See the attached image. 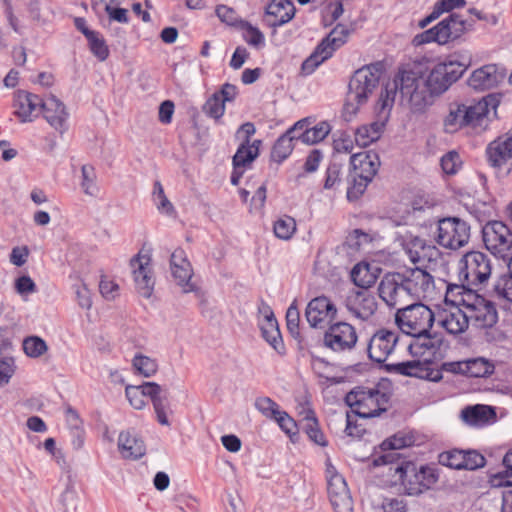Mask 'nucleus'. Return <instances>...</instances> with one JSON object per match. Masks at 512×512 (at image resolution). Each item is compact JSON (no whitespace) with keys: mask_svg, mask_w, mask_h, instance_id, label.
Here are the masks:
<instances>
[{"mask_svg":"<svg viewBox=\"0 0 512 512\" xmlns=\"http://www.w3.org/2000/svg\"><path fill=\"white\" fill-rule=\"evenodd\" d=\"M472 63L471 54L468 51L454 53L443 62L436 64L424 79L425 91L429 104L433 97L443 94L449 87L462 77Z\"/></svg>","mask_w":512,"mask_h":512,"instance_id":"f257e3e1","label":"nucleus"},{"mask_svg":"<svg viewBox=\"0 0 512 512\" xmlns=\"http://www.w3.org/2000/svg\"><path fill=\"white\" fill-rule=\"evenodd\" d=\"M383 72L384 65L380 61L365 65L354 72L348 85L344 105L346 113L355 114L359 107L367 102Z\"/></svg>","mask_w":512,"mask_h":512,"instance_id":"f03ea898","label":"nucleus"},{"mask_svg":"<svg viewBox=\"0 0 512 512\" xmlns=\"http://www.w3.org/2000/svg\"><path fill=\"white\" fill-rule=\"evenodd\" d=\"M379 155L372 151L353 154L350 157V168L347 175V198L358 199L373 180L380 167Z\"/></svg>","mask_w":512,"mask_h":512,"instance_id":"7ed1b4c3","label":"nucleus"},{"mask_svg":"<svg viewBox=\"0 0 512 512\" xmlns=\"http://www.w3.org/2000/svg\"><path fill=\"white\" fill-rule=\"evenodd\" d=\"M435 314L423 303H410L397 308L395 323L406 335L421 336L429 333L435 322Z\"/></svg>","mask_w":512,"mask_h":512,"instance_id":"20e7f679","label":"nucleus"},{"mask_svg":"<svg viewBox=\"0 0 512 512\" xmlns=\"http://www.w3.org/2000/svg\"><path fill=\"white\" fill-rule=\"evenodd\" d=\"M345 402L353 414L361 418H372L387 410L389 396L378 389L356 387L347 393Z\"/></svg>","mask_w":512,"mask_h":512,"instance_id":"39448f33","label":"nucleus"},{"mask_svg":"<svg viewBox=\"0 0 512 512\" xmlns=\"http://www.w3.org/2000/svg\"><path fill=\"white\" fill-rule=\"evenodd\" d=\"M492 267L487 254L480 251L467 252L459 262V279H464L468 285L481 290L486 287L491 277Z\"/></svg>","mask_w":512,"mask_h":512,"instance_id":"423d86ee","label":"nucleus"},{"mask_svg":"<svg viewBox=\"0 0 512 512\" xmlns=\"http://www.w3.org/2000/svg\"><path fill=\"white\" fill-rule=\"evenodd\" d=\"M467 30L466 21L460 15L452 13L436 26L417 34L413 39V43L415 45H423L436 42L444 45L460 38Z\"/></svg>","mask_w":512,"mask_h":512,"instance_id":"0eeeda50","label":"nucleus"},{"mask_svg":"<svg viewBox=\"0 0 512 512\" xmlns=\"http://www.w3.org/2000/svg\"><path fill=\"white\" fill-rule=\"evenodd\" d=\"M424 82L425 80L418 73L412 70H402L395 77L393 88L389 90L386 87L380 96L385 97L386 91H388L389 97L394 100L396 91L399 90L402 97L409 99L414 105H427L429 99L427 98Z\"/></svg>","mask_w":512,"mask_h":512,"instance_id":"6e6552de","label":"nucleus"},{"mask_svg":"<svg viewBox=\"0 0 512 512\" xmlns=\"http://www.w3.org/2000/svg\"><path fill=\"white\" fill-rule=\"evenodd\" d=\"M483 242L494 256L510 260L512 256V232L502 221H489L482 228Z\"/></svg>","mask_w":512,"mask_h":512,"instance_id":"1a4fd4ad","label":"nucleus"},{"mask_svg":"<svg viewBox=\"0 0 512 512\" xmlns=\"http://www.w3.org/2000/svg\"><path fill=\"white\" fill-rule=\"evenodd\" d=\"M437 230V243L448 249H459L465 246L470 238L469 224L457 217L439 220Z\"/></svg>","mask_w":512,"mask_h":512,"instance_id":"9d476101","label":"nucleus"},{"mask_svg":"<svg viewBox=\"0 0 512 512\" xmlns=\"http://www.w3.org/2000/svg\"><path fill=\"white\" fill-rule=\"evenodd\" d=\"M462 301L468 325L483 329L497 323L498 313L491 301L479 295H475L471 300L462 299Z\"/></svg>","mask_w":512,"mask_h":512,"instance_id":"9b49d317","label":"nucleus"},{"mask_svg":"<svg viewBox=\"0 0 512 512\" xmlns=\"http://www.w3.org/2000/svg\"><path fill=\"white\" fill-rule=\"evenodd\" d=\"M393 106V99L389 97V92L386 91V96H380L377 102V111L379 120L369 124L363 125L356 129L355 142L361 147H366L372 142L378 140L385 127V122L389 117L390 109Z\"/></svg>","mask_w":512,"mask_h":512,"instance_id":"f8f14e48","label":"nucleus"},{"mask_svg":"<svg viewBox=\"0 0 512 512\" xmlns=\"http://www.w3.org/2000/svg\"><path fill=\"white\" fill-rule=\"evenodd\" d=\"M401 281L412 300L432 297L435 290L433 276L421 268L407 269L400 273Z\"/></svg>","mask_w":512,"mask_h":512,"instance_id":"ddd939ff","label":"nucleus"},{"mask_svg":"<svg viewBox=\"0 0 512 512\" xmlns=\"http://www.w3.org/2000/svg\"><path fill=\"white\" fill-rule=\"evenodd\" d=\"M358 336L354 326L339 321L331 324L324 334V345L334 352L351 351L357 343Z\"/></svg>","mask_w":512,"mask_h":512,"instance_id":"4468645a","label":"nucleus"},{"mask_svg":"<svg viewBox=\"0 0 512 512\" xmlns=\"http://www.w3.org/2000/svg\"><path fill=\"white\" fill-rule=\"evenodd\" d=\"M388 370L400 375L433 382H438L442 379L441 370L435 368L434 361H430L429 358H418L412 361L390 364L388 365Z\"/></svg>","mask_w":512,"mask_h":512,"instance_id":"2eb2a0df","label":"nucleus"},{"mask_svg":"<svg viewBox=\"0 0 512 512\" xmlns=\"http://www.w3.org/2000/svg\"><path fill=\"white\" fill-rule=\"evenodd\" d=\"M413 436L408 435L404 432H398L392 437L382 442L381 448L384 451L382 455L376 456L373 459L374 466L390 465L389 470L392 471L393 467L402 461V454L399 452L400 449L413 445Z\"/></svg>","mask_w":512,"mask_h":512,"instance_id":"dca6fc26","label":"nucleus"},{"mask_svg":"<svg viewBox=\"0 0 512 512\" xmlns=\"http://www.w3.org/2000/svg\"><path fill=\"white\" fill-rule=\"evenodd\" d=\"M378 292L380 298L393 308L407 305V302L412 300L401 281L400 273L385 275L379 283Z\"/></svg>","mask_w":512,"mask_h":512,"instance_id":"f3484780","label":"nucleus"},{"mask_svg":"<svg viewBox=\"0 0 512 512\" xmlns=\"http://www.w3.org/2000/svg\"><path fill=\"white\" fill-rule=\"evenodd\" d=\"M337 308L326 296L313 298L307 305L305 316L312 328H323L336 318Z\"/></svg>","mask_w":512,"mask_h":512,"instance_id":"a211bd4d","label":"nucleus"},{"mask_svg":"<svg viewBox=\"0 0 512 512\" xmlns=\"http://www.w3.org/2000/svg\"><path fill=\"white\" fill-rule=\"evenodd\" d=\"M133 270L134 282L138 292L145 298H149L154 289L155 280L151 271V257L138 253L130 260Z\"/></svg>","mask_w":512,"mask_h":512,"instance_id":"6ab92c4d","label":"nucleus"},{"mask_svg":"<svg viewBox=\"0 0 512 512\" xmlns=\"http://www.w3.org/2000/svg\"><path fill=\"white\" fill-rule=\"evenodd\" d=\"M398 342V333L388 329L376 331L367 345V353L371 360L381 363L394 350Z\"/></svg>","mask_w":512,"mask_h":512,"instance_id":"aec40b11","label":"nucleus"},{"mask_svg":"<svg viewBox=\"0 0 512 512\" xmlns=\"http://www.w3.org/2000/svg\"><path fill=\"white\" fill-rule=\"evenodd\" d=\"M345 306L356 318L368 320L377 310V301L369 290H352L345 299Z\"/></svg>","mask_w":512,"mask_h":512,"instance_id":"412c9836","label":"nucleus"},{"mask_svg":"<svg viewBox=\"0 0 512 512\" xmlns=\"http://www.w3.org/2000/svg\"><path fill=\"white\" fill-rule=\"evenodd\" d=\"M327 492L335 512H352L353 500L345 479L338 473H333L328 480Z\"/></svg>","mask_w":512,"mask_h":512,"instance_id":"4be33fe9","label":"nucleus"},{"mask_svg":"<svg viewBox=\"0 0 512 512\" xmlns=\"http://www.w3.org/2000/svg\"><path fill=\"white\" fill-rule=\"evenodd\" d=\"M402 248L414 264L436 260L440 252L432 244L418 236L408 235L402 240Z\"/></svg>","mask_w":512,"mask_h":512,"instance_id":"5701e85b","label":"nucleus"},{"mask_svg":"<svg viewBox=\"0 0 512 512\" xmlns=\"http://www.w3.org/2000/svg\"><path fill=\"white\" fill-rule=\"evenodd\" d=\"M393 470L398 474V479L408 495H418L424 491L420 468L418 469L415 463L402 460L393 467Z\"/></svg>","mask_w":512,"mask_h":512,"instance_id":"b1692460","label":"nucleus"},{"mask_svg":"<svg viewBox=\"0 0 512 512\" xmlns=\"http://www.w3.org/2000/svg\"><path fill=\"white\" fill-rule=\"evenodd\" d=\"M497 105L498 101L492 95L483 97L473 105L467 106L462 104L464 119H466L467 126H471L473 128L486 126L490 109L495 110Z\"/></svg>","mask_w":512,"mask_h":512,"instance_id":"393cba45","label":"nucleus"},{"mask_svg":"<svg viewBox=\"0 0 512 512\" xmlns=\"http://www.w3.org/2000/svg\"><path fill=\"white\" fill-rule=\"evenodd\" d=\"M486 155L491 166L501 168L512 165V135L500 136L490 142L486 148Z\"/></svg>","mask_w":512,"mask_h":512,"instance_id":"a878e982","label":"nucleus"},{"mask_svg":"<svg viewBox=\"0 0 512 512\" xmlns=\"http://www.w3.org/2000/svg\"><path fill=\"white\" fill-rule=\"evenodd\" d=\"M44 101L36 94L19 90L15 99V114L21 122H31L34 117H37L42 112Z\"/></svg>","mask_w":512,"mask_h":512,"instance_id":"bb28decb","label":"nucleus"},{"mask_svg":"<svg viewBox=\"0 0 512 512\" xmlns=\"http://www.w3.org/2000/svg\"><path fill=\"white\" fill-rule=\"evenodd\" d=\"M140 390L144 397L151 399L157 421L163 426H170V421L167 417L168 398L166 395H162L163 388L156 382H144L139 385Z\"/></svg>","mask_w":512,"mask_h":512,"instance_id":"cd10ccee","label":"nucleus"},{"mask_svg":"<svg viewBox=\"0 0 512 512\" xmlns=\"http://www.w3.org/2000/svg\"><path fill=\"white\" fill-rule=\"evenodd\" d=\"M295 15V6L290 0H272L265 9L264 21L269 27H280Z\"/></svg>","mask_w":512,"mask_h":512,"instance_id":"c85d7f7f","label":"nucleus"},{"mask_svg":"<svg viewBox=\"0 0 512 512\" xmlns=\"http://www.w3.org/2000/svg\"><path fill=\"white\" fill-rule=\"evenodd\" d=\"M504 77L496 64H487L476 69L468 78V85L475 90L495 87Z\"/></svg>","mask_w":512,"mask_h":512,"instance_id":"c756f323","label":"nucleus"},{"mask_svg":"<svg viewBox=\"0 0 512 512\" xmlns=\"http://www.w3.org/2000/svg\"><path fill=\"white\" fill-rule=\"evenodd\" d=\"M435 318L437 324L452 335L463 333L469 326L465 309L458 307L442 310Z\"/></svg>","mask_w":512,"mask_h":512,"instance_id":"7c9ffc66","label":"nucleus"},{"mask_svg":"<svg viewBox=\"0 0 512 512\" xmlns=\"http://www.w3.org/2000/svg\"><path fill=\"white\" fill-rule=\"evenodd\" d=\"M42 112L47 122L60 133L66 130L68 113L65 105L54 95H50L42 104Z\"/></svg>","mask_w":512,"mask_h":512,"instance_id":"2f4dec72","label":"nucleus"},{"mask_svg":"<svg viewBox=\"0 0 512 512\" xmlns=\"http://www.w3.org/2000/svg\"><path fill=\"white\" fill-rule=\"evenodd\" d=\"M413 340L408 345V350L413 357L429 358L434 361L440 350V342L431 337L430 332L421 336H412Z\"/></svg>","mask_w":512,"mask_h":512,"instance_id":"473e14b6","label":"nucleus"},{"mask_svg":"<svg viewBox=\"0 0 512 512\" xmlns=\"http://www.w3.org/2000/svg\"><path fill=\"white\" fill-rule=\"evenodd\" d=\"M118 449L124 458L139 459L145 452L146 447L142 438L130 430L123 431L118 437Z\"/></svg>","mask_w":512,"mask_h":512,"instance_id":"72a5a7b5","label":"nucleus"},{"mask_svg":"<svg viewBox=\"0 0 512 512\" xmlns=\"http://www.w3.org/2000/svg\"><path fill=\"white\" fill-rule=\"evenodd\" d=\"M301 125L302 122H296L276 140L271 150L272 161L280 164L290 156L295 146L292 134L296 129L301 128Z\"/></svg>","mask_w":512,"mask_h":512,"instance_id":"f704fd0d","label":"nucleus"},{"mask_svg":"<svg viewBox=\"0 0 512 512\" xmlns=\"http://www.w3.org/2000/svg\"><path fill=\"white\" fill-rule=\"evenodd\" d=\"M461 416L469 425L483 426L487 424L489 420L495 418L496 412L494 408L490 406L478 404L464 408L461 412Z\"/></svg>","mask_w":512,"mask_h":512,"instance_id":"c9c22d12","label":"nucleus"},{"mask_svg":"<svg viewBox=\"0 0 512 512\" xmlns=\"http://www.w3.org/2000/svg\"><path fill=\"white\" fill-rule=\"evenodd\" d=\"M259 325L262 337L265 341L269 343L277 353L284 354L285 346L276 318L263 319Z\"/></svg>","mask_w":512,"mask_h":512,"instance_id":"e433bc0d","label":"nucleus"},{"mask_svg":"<svg viewBox=\"0 0 512 512\" xmlns=\"http://www.w3.org/2000/svg\"><path fill=\"white\" fill-rule=\"evenodd\" d=\"M262 144L261 140H243L233 156V166H249L259 154V148Z\"/></svg>","mask_w":512,"mask_h":512,"instance_id":"4c0bfd02","label":"nucleus"},{"mask_svg":"<svg viewBox=\"0 0 512 512\" xmlns=\"http://www.w3.org/2000/svg\"><path fill=\"white\" fill-rule=\"evenodd\" d=\"M465 368H467V377L487 378L494 373L495 364L487 358L476 357L467 359V366Z\"/></svg>","mask_w":512,"mask_h":512,"instance_id":"58836bf2","label":"nucleus"},{"mask_svg":"<svg viewBox=\"0 0 512 512\" xmlns=\"http://www.w3.org/2000/svg\"><path fill=\"white\" fill-rule=\"evenodd\" d=\"M345 164L344 159L339 155H332L330 163L326 169L324 182L325 189H332L338 186L342 181V169Z\"/></svg>","mask_w":512,"mask_h":512,"instance_id":"ea45409f","label":"nucleus"},{"mask_svg":"<svg viewBox=\"0 0 512 512\" xmlns=\"http://www.w3.org/2000/svg\"><path fill=\"white\" fill-rule=\"evenodd\" d=\"M508 271L500 275L495 281L492 296L512 302V267L508 263Z\"/></svg>","mask_w":512,"mask_h":512,"instance_id":"a19ab883","label":"nucleus"},{"mask_svg":"<svg viewBox=\"0 0 512 512\" xmlns=\"http://www.w3.org/2000/svg\"><path fill=\"white\" fill-rule=\"evenodd\" d=\"M349 30L346 26L338 24L319 44L326 50L331 49V55L347 40Z\"/></svg>","mask_w":512,"mask_h":512,"instance_id":"79ce46f5","label":"nucleus"},{"mask_svg":"<svg viewBox=\"0 0 512 512\" xmlns=\"http://www.w3.org/2000/svg\"><path fill=\"white\" fill-rule=\"evenodd\" d=\"M303 429L310 440L320 446H326L327 442L319 423L312 410H309L303 419Z\"/></svg>","mask_w":512,"mask_h":512,"instance_id":"37998d69","label":"nucleus"},{"mask_svg":"<svg viewBox=\"0 0 512 512\" xmlns=\"http://www.w3.org/2000/svg\"><path fill=\"white\" fill-rule=\"evenodd\" d=\"M171 271L184 293L198 292L197 287L191 282L193 271L190 263H184V265L179 267H171Z\"/></svg>","mask_w":512,"mask_h":512,"instance_id":"c03bdc74","label":"nucleus"},{"mask_svg":"<svg viewBox=\"0 0 512 512\" xmlns=\"http://www.w3.org/2000/svg\"><path fill=\"white\" fill-rule=\"evenodd\" d=\"M443 125L446 133H454L460 128L467 126L462 104L450 106L449 113L445 117Z\"/></svg>","mask_w":512,"mask_h":512,"instance_id":"a18cd8bd","label":"nucleus"},{"mask_svg":"<svg viewBox=\"0 0 512 512\" xmlns=\"http://www.w3.org/2000/svg\"><path fill=\"white\" fill-rule=\"evenodd\" d=\"M331 56V49L328 51L324 48V46L322 47L320 44H318L314 52L302 63V73L304 75L312 74L320 64H322Z\"/></svg>","mask_w":512,"mask_h":512,"instance_id":"49530a36","label":"nucleus"},{"mask_svg":"<svg viewBox=\"0 0 512 512\" xmlns=\"http://www.w3.org/2000/svg\"><path fill=\"white\" fill-rule=\"evenodd\" d=\"M300 312L298 310L296 300L288 307L286 312V325L289 333L298 340L300 348H303V338L300 333Z\"/></svg>","mask_w":512,"mask_h":512,"instance_id":"de8ad7c7","label":"nucleus"},{"mask_svg":"<svg viewBox=\"0 0 512 512\" xmlns=\"http://www.w3.org/2000/svg\"><path fill=\"white\" fill-rule=\"evenodd\" d=\"M351 278L359 290H368L376 282V276L370 273L368 265H356L352 269Z\"/></svg>","mask_w":512,"mask_h":512,"instance_id":"09e8293b","label":"nucleus"},{"mask_svg":"<svg viewBox=\"0 0 512 512\" xmlns=\"http://www.w3.org/2000/svg\"><path fill=\"white\" fill-rule=\"evenodd\" d=\"M81 188L86 195L95 197L99 192V188L96 184V171L92 165L85 164L81 167Z\"/></svg>","mask_w":512,"mask_h":512,"instance_id":"8fccbe9b","label":"nucleus"},{"mask_svg":"<svg viewBox=\"0 0 512 512\" xmlns=\"http://www.w3.org/2000/svg\"><path fill=\"white\" fill-rule=\"evenodd\" d=\"M330 132V126L327 122H321L312 128L309 125L301 133L302 143L315 144L322 141Z\"/></svg>","mask_w":512,"mask_h":512,"instance_id":"3c124183","label":"nucleus"},{"mask_svg":"<svg viewBox=\"0 0 512 512\" xmlns=\"http://www.w3.org/2000/svg\"><path fill=\"white\" fill-rule=\"evenodd\" d=\"M132 365L138 374L147 378L153 376L158 370L157 361L142 354L134 356Z\"/></svg>","mask_w":512,"mask_h":512,"instance_id":"603ef678","label":"nucleus"},{"mask_svg":"<svg viewBox=\"0 0 512 512\" xmlns=\"http://www.w3.org/2000/svg\"><path fill=\"white\" fill-rule=\"evenodd\" d=\"M91 53L99 60L105 61L109 57V48L105 39L99 32L90 33L87 38Z\"/></svg>","mask_w":512,"mask_h":512,"instance_id":"864d4df0","label":"nucleus"},{"mask_svg":"<svg viewBox=\"0 0 512 512\" xmlns=\"http://www.w3.org/2000/svg\"><path fill=\"white\" fill-rule=\"evenodd\" d=\"M23 350L27 356L38 358L48 350V346L41 337L28 336L23 340Z\"/></svg>","mask_w":512,"mask_h":512,"instance_id":"5fc2aeb1","label":"nucleus"},{"mask_svg":"<svg viewBox=\"0 0 512 512\" xmlns=\"http://www.w3.org/2000/svg\"><path fill=\"white\" fill-rule=\"evenodd\" d=\"M153 200L160 213H164L169 216L175 213L174 206L166 197L163 186L159 181L154 183Z\"/></svg>","mask_w":512,"mask_h":512,"instance_id":"6e6d98bb","label":"nucleus"},{"mask_svg":"<svg viewBox=\"0 0 512 512\" xmlns=\"http://www.w3.org/2000/svg\"><path fill=\"white\" fill-rule=\"evenodd\" d=\"M439 464L461 470L462 469V463H464V455L463 450L459 449H452L449 451H444L439 454L438 456Z\"/></svg>","mask_w":512,"mask_h":512,"instance_id":"4d7b16f0","label":"nucleus"},{"mask_svg":"<svg viewBox=\"0 0 512 512\" xmlns=\"http://www.w3.org/2000/svg\"><path fill=\"white\" fill-rule=\"evenodd\" d=\"M295 231L296 222L292 217L286 216L285 218H280L274 224L275 236L280 239H290L295 233Z\"/></svg>","mask_w":512,"mask_h":512,"instance_id":"13d9d810","label":"nucleus"},{"mask_svg":"<svg viewBox=\"0 0 512 512\" xmlns=\"http://www.w3.org/2000/svg\"><path fill=\"white\" fill-rule=\"evenodd\" d=\"M240 26L243 30V39L251 46L256 48L264 45V35L256 27H253L249 22L240 21Z\"/></svg>","mask_w":512,"mask_h":512,"instance_id":"bf43d9fd","label":"nucleus"},{"mask_svg":"<svg viewBox=\"0 0 512 512\" xmlns=\"http://www.w3.org/2000/svg\"><path fill=\"white\" fill-rule=\"evenodd\" d=\"M203 111L209 117L219 120L225 112V103L214 93L205 102Z\"/></svg>","mask_w":512,"mask_h":512,"instance_id":"052dcab7","label":"nucleus"},{"mask_svg":"<svg viewBox=\"0 0 512 512\" xmlns=\"http://www.w3.org/2000/svg\"><path fill=\"white\" fill-rule=\"evenodd\" d=\"M256 409L262 413L265 417L274 419L279 413V405L272 400L270 397H259L255 401Z\"/></svg>","mask_w":512,"mask_h":512,"instance_id":"680f3d73","label":"nucleus"},{"mask_svg":"<svg viewBox=\"0 0 512 512\" xmlns=\"http://www.w3.org/2000/svg\"><path fill=\"white\" fill-rule=\"evenodd\" d=\"M280 428L291 438L297 434L298 428L295 420L285 411L280 410L274 417Z\"/></svg>","mask_w":512,"mask_h":512,"instance_id":"e2e57ef3","label":"nucleus"},{"mask_svg":"<svg viewBox=\"0 0 512 512\" xmlns=\"http://www.w3.org/2000/svg\"><path fill=\"white\" fill-rule=\"evenodd\" d=\"M464 463H462V469L475 470L485 465V458L482 454L476 450L464 451Z\"/></svg>","mask_w":512,"mask_h":512,"instance_id":"0e129e2a","label":"nucleus"},{"mask_svg":"<svg viewBox=\"0 0 512 512\" xmlns=\"http://www.w3.org/2000/svg\"><path fill=\"white\" fill-rule=\"evenodd\" d=\"M334 154L341 156L342 153H351L354 148V141L346 132H341L333 141Z\"/></svg>","mask_w":512,"mask_h":512,"instance_id":"69168bd1","label":"nucleus"},{"mask_svg":"<svg viewBox=\"0 0 512 512\" xmlns=\"http://www.w3.org/2000/svg\"><path fill=\"white\" fill-rule=\"evenodd\" d=\"M460 164V156L455 151H450L441 158V167L443 171L449 175L455 174Z\"/></svg>","mask_w":512,"mask_h":512,"instance_id":"338daca9","label":"nucleus"},{"mask_svg":"<svg viewBox=\"0 0 512 512\" xmlns=\"http://www.w3.org/2000/svg\"><path fill=\"white\" fill-rule=\"evenodd\" d=\"M126 397L132 407L135 409H142L145 407V397L140 390V386L128 385L125 389Z\"/></svg>","mask_w":512,"mask_h":512,"instance_id":"774afa93","label":"nucleus"}]
</instances>
